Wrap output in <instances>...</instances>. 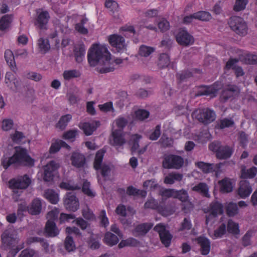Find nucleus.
I'll return each mask as SVG.
<instances>
[{"mask_svg": "<svg viewBox=\"0 0 257 257\" xmlns=\"http://www.w3.org/2000/svg\"><path fill=\"white\" fill-rule=\"evenodd\" d=\"M234 124L233 120L231 118H224L218 120L217 125L219 128L223 129L225 127L233 126Z\"/></svg>", "mask_w": 257, "mask_h": 257, "instance_id": "obj_42", "label": "nucleus"}, {"mask_svg": "<svg viewBox=\"0 0 257 257\" xmlns=\"http://www.w3.org/2000/svg\"><path fill=\"white\" fill-rule=\"evenodd\" d=\"M26 77L28 79L32 80L36 82L40 81L42 79V75L38 73L35 72H29L26 74Z\"/></svg>", "mask_w": 257, "mask_h": 257, "instance_id": "obj_55", "label": "nucleus"}, {"mask_svg": "<svg viewBox=\"0 0 257 257\" xmlns=\"http://www.w3.org/2000/svg\"><path fill=\"white\" fill-rule=\"evenodd\" d=\"M71 164L77 168H84L86 164L85 156L78 152H73L70 157Z\"/></svg>", "mask_w": 257, "mask_h": 257, "instance_id": "obj_16", "label": "nucleus"}, {"mask_svg": "<svg viewBox=\"0 0 257 257\" xmlns=\"http://www.w3.org/2000/svg\"><path fill=\"white\" fill-rule=\"evenodd\" d=\"M87 232L90 234V237L88 241L90 247L92 249H97L100 247L99 242L92 237L93 232L91 229H87Z\"/></svg>", "mask_w": 257, "mask_h": 257, "instance_id": "obj_53", "label": "nucleus"}, {"mask_svg": "<svg viewBox=\"0 0 257 257\" xmlns=\"http://www.w3.org/2000/svg\"><path fill=\"white\" fill-rule=\"evenodd\" d=\"M236 88L233 86H230L226 89H224L221 94V97L225 101L229 98L232 97L236 92Z\"/></svg>", "mask_w": 257, "mask_h": 257, "instance_id": "obj_41", "label": "nucleus"}, {"mask_svg": "<svg viewBox=\"0 0 257 257\" xmlns=\"http://www.w3.org/2000/svg\"><path fill=\"white\" fill-rule=\"evenodd\" d=\"M49 166H44L43 180L45 182H50L53 180L54 174L49 171Z\"/></svg>", "mask_w": 257, "mask_h": 257, "instance_id": "obj_59", "label": "nucleus"}, {"mask_svg": "<svg viewBox=\"0 0 257 257\" xmlns=\"http://www.w3.org/2000/svg\"><path fill=\"white\" fill-rule=\"evenodd\" d=\"M79 126L83 131L86 136L92 135L93 132L95 130V127L93 124H91L90 122L80 123Z\"/></svg>", "mask_w": 257, "mask_h": 257, "instance_id": "obj_38", "label": "nucleus"}, {"mask_svg": "<svg viewBox=\"0 0 257 257\" xmlns=\"http://www.w3.org/2000/svg\"><path fill=\"white\" fill-rule=\"evenodd\" d=\"M83 192L90 197H94L95 196V193L90 189V184L89 182L86 181L83 183L82 186Z\"/></svg>", "mask_w": 257, "mask_h": 257, "instance_id": "obj_51", "label": "nucleus"}, {"mask_svg": "<svg viewBox=\"0 0 257 257\" xmlns=\"http://www.w3.org/2000/svg\"><path fill=\"white\" fill-rule=\"evenodd\" d=\"M109 42L111 45L115 48L118 52L125 47L124 38L117 35H113L109 37Z\"/></svg>", "mask_w": 257, "mask_h": 257, "instance_id": "obj_18", "label": "nucleus"}, {"mask_svg": "<svg viewBox=\"0 0 257 257\" xmlns=\"http://www.w3.org/2000/svg\"><path fill=\"white\" fill-rule=\"evenodd\" d=\"M159 142L162 147L167 148L173 146L174 140L172 138H169L165 135H163Z\"/></svg>", "mask_w": 257, "mask_h": 257, "instance_id": "obj_47", "label": "nucleus"}, {"mask_svg": "<svg viewBox=\"0 0 257 257\" xmlns=\"http://www.w3.org/2000/svg\"><path fill=\"white\" fill-rule=\"evenodd\" d=\"M170 63V57L167 54L162 53L159 55L157 65L160 69H164L168 67Z\"/></svg>", "mask_w": 257, "mask_h": 257, "instance_id": "obj_27", "label": "nucleus"}, {"mask_svg": "<svg viewBox=\"0 0 257 257\" xmlns=\"http://www.w3.org/2000/svg\"><path fill=\"white\" fill-rule=\"evenodd\" d=\"M87 57L90 66H98L97 69L101 73L110 72L115 69L111 62L110 54L105 46L92 45L88 50Z\"/></svg>", "mask_w": 257, "mask_h": 257, "instance_id": "obj_1", "label": "nucleus"}, {"mask_svg": "<svg viewBox=\"0 0 257 257\" xmlns=\"http://www.w3.org/2000/svg\"><path fill=\"white\" fill-rule=\"evenodd\" d=\"M154 230L159 233L162 243L166 247L169 246L172 236L169 232L166 229L165 226L162 223H159L154 227Z\"/></svg>", "mask_w": 257, "mask_h": 257, "instance_id": "obj_12", "label": "nucleus"}, {"mask_svg": "<svg viewBox=\"0 0 257 257\" xmlns=\"http://www.w3.org/2000/svg\"><path fill=\"white\" fill-rule=\"evenodd\" d=\"M38 44L40 51L45 53L47 52L50 48L48 40H45L43 38H40L39 39Z\"/></svg>", "mask_w": 257, "mask_h": 257, "instance_id": "obj_49", "label": "nucleus"}, {"mask_svg": "<svg viewBox=\"0 0 257 257\" xmlns=\"http://www.w3.org/2000/svg\"><path fill=\"white\" fill-rule=\"evenodd\" d=\"M175 189H162L159 191V195L163 198H168L173 197L174 198Z\"/></svg>", "mask_w": 257, "mask_h": 257, "instance_id": "obj_52", "label": "nucleus"}, {"mask_svg": "<svg viewBox=\"0 0 257 257\" xmlns=\"http://www.w3.org/2000/svg\"><path fill=\"white\" fill-rule=\"evenodd\" d=\"M220 190L222 192L228 193L232 190V185L229 179L225 178L219 181Z\"/></svg>", "mask_w": 257, "mask_h": 257, "instance_id": "obj_34", "label": "nucleus"}, {"mask_svg": "<svg viewBox=\"0 0 257 257\" xmlns=\"http://www.w3.org/2000/svg\"><path fill=\"white\" fill-rule=\"evenodd\" d=\"M119 236L113 233L108 231L105 233L103 242L107 245L112 246L116 245L119 241Z\"/></svg>", "mask_w": 257, "mask_h": 257, "instance_id": "obj_25", "label": "nucleus"}, {"mask_svg": "<svg viewBox=\"0 0 257 257\" xmlns=\"http://www.w3.org/2000/svg\"><path fill=\"white\" fill-rule=\"evenodd\" d=\"M64 246L66 250L68 251H73L76 249L75 243L72 237L67 236L65 240Z\"/></svg>", "mask_w": 257, "mask_h": 257, "instance_id": "obj_45", "label": "nucleus"}, {"mask_svg": "<svg viewBox=\"0 0 257 257\" xmlns=\"http://www.w3.org/2000/svg\"><path fill=\"white\" fill-rule=\"evenodd\" d=\"M257 173V168L252 167L249 169H246L243 167L241 170V178L243 179H250L254 178Z\"/></svg>", "mask_w": 257, "mask_h": 257, "instance_id": "obj_30", "label": "nucleus"}, {"mask_svg": "<svg viewBox=\"0 0 257 257\" xmlns=\"http://www.w3.org/2000/svg\"><path fill=\"white\" fill-rule=\"evenodd\" d=\"M144 207L147 209L156 210L160 214L165 216L172 213L166 206L160 205L158 202L153 198L148 200L144 204Z\"/></svg>", "mask_w": 257, "mask_h": 257, "instance_id": "obj_10", "label": "nucleus"}, {"mask_svg": "<svg viewBox=\"0 0 257 257\" xmlns=\"http://www.w3.org/2000/svg\"><path fill=\"white\" fill-rule=\"evenodd\" d=\"M192 190L194 191L199 193L202 195L209 198L210 195L208 193V187L205 183H199V184L194 186Z\"/></svg>", "mask_w": 257, "mask_h": 257, "instance_id": "obj_28", "label": "nucleus"}, {"mask_svg": "<svg viewBox=\"0 0 257 257\" xmlns=\"http://www.w3.org/2000/svg\"><path fill=\"white\" fill-rule=\"evenodd\" d=\"M196 165L204 173H208L215 172L217 176L221 172V168L224 165L223 163L210 164L203 162H199L196 163Z\"/></svg>", "mask_w": 257, "mask_h": 257, "instance_id": "obj_13", "label": "nucleus"}, {"mask_svg": "<svg viewBox=\"0 0 257 257\" xmlns=\"http://www.w3.org/2000/svg\"><path fill=\"white\" fill-rule=\"evenodd\" d=\"M44 197L52 204H56L59 201L58 194L52 189L46 190Z\"/></svg>", "mask_w": 257, "mask_h": 257, "instance_id": "obj_33", "label": "nucleus"}, {"mask_svg": "<svg viewBox=\"0 0 257 257\" xmlns=\"http://www.w3.org/2000/svg\"><path fill=\"white\" fill-rule=\"evenodd\" d=\"M12 141L17 144L21 143L22 140L25 138L23 133L19 131H16L15 134L11 136Z\"/></svg>", "mask_w": 257, "mask_h": 257, "instance_id": "obj_61", "label": "nucleus"}, {"mask_svg": "<svg viewBox=\"0 0 257 257\" xmlns=\"http://www.w3.org/2000/svg\"><path fill=\"white\" fill-rule=\"evenodd\" d=\"M113 137L112 144L115 146H121L125 143L122 133L120 131H113L112 133Z\"/></svg>", "mask_w": 257, "mask_h": 257, "instance_id": "obj_29", "label": "nucleus"}, {"mask_svg": "<svg viewBox=\"0 0 257 257\" xmlns=\"http://www.w3.org/2000/svg\"><path fill=\"white\" fill-rule=\"evenodd\" d=\"M252 191L251 186L248 181L241 180L239 182L237 193L241 198H245L248 197Z\"/></svg>", "mask_w": 257, "mask_h": 257, "instance_id": "obj_17", "label": "nucleus"}, {"mask_svg": "<svg viewBox=\"0 0 257 257\" xmlns=\"http://www.w3.org/2000/svg\"><path fill=\"white\" fill-rule=\"evenodd\" d=\"M197 243L200 246L201 253L207 255L210 250V242L209 240L205 237L200 236L196 239Z\"/></svg>", "mask_w": 257, "mask_h": 257, "instance_id": "obj_23", "label": "nucleus"}, {"mask_svg": "<svg viewBox=\"0 0 257 257\" xmlns=\"http://www.w3.org/2000/svg\"><path fill=\"white\" fill-rule=\"evenodd\" d=\"M2 247L8 249L15 246L19 242L17 231L12 228H8L1 235Z\"/></svg>", "mask_w": 257, "mask_h": 257, "instance_id": "obj_5", "label": "nucleus"}, {"mask_svg": "<svg viewBox=\"0 0 257 257\" xmlns=\"http://www.w3.org/2000/svg\"><path fill=\"white\" fill-rule=\"evenodd\" d=\"M115 123L118 129L115 131H120L122 132V130L127 123V120L124 117H119L115 120Z\"/></svg>", "mask_w": 257, "mask_h": 257, "instance_id": "obj_62", "label": "nucleus"}, {"mask_svg": "<svg viewBox=\"0 0 257 257\" xmlns=\"http://www.w3.org/2000/svg\"><path fill=\"white\" fill-rule=\"evenodd\" d=\"M193 16L194 19H197L202 21H208L212 18L211 14L206 11H199L194 13Z\"/></svg>", "mask_w": 257, "mask_h": 257, "instance_id": "obj_37", "label": "nucleus"}, {"mask_svg": "<svg viewBox=\"0 0 257 257\" xmlns=\"http://www.w3.org/2000/svg\"><path fill=\"white\" fill-rule=\"evenodd\" d=\"M12 20V15H6L2 17L0 20V31H6L8 30L10 27Z\"/></svg>", "mask_w": 257, "mask_h": 257, "instance_id": "obj_32", "label": "nucleus"}, {"mask_svg": "<svg viewBox=\"0 0 257 257\" xmlns=\"http://www.w3.org/2000/svg\"><path fill=\"white\" fill-rule=\"evenodd\" d=\"M104 153V151L100 150L96 154L94 162V168L97 170H99L102 165V162Z\"/></svg>", "mask_w": 257, "mask_h": 257, "instance_id": "obj_35", "label": "nucleus"}, {"mask_svg": "<svg viewBox=\"0 0 257 257\" xmlns=\"http://www.w3.org/2000/svg\"><path fill=\"white\" fill-rule=\"evenodd\" d=\"M253 234V232L249 230L244 235L242 239V244L244 246H246L250 244V239Z\"/></svg>", "mask_w": 257, "mask_h": 257, "instance_id": "obj_60", "label": "nucleus"}, {"mask_svg": "<svg viewBox=\"0 0 257 257\" xmlns=\"http://www.w3.org/2000/svg\"><path fill=\"white\" fill-rule=\"evenodd\" d=\"M184 159L180 156L173 154L165 155L162 161V167L167 169L178 170L184 165Z\"/></svg>", "mask_w": 257, "mask_h": 257, "instance_id": "obj_4", "label": "nucleus"}, {"mask_svg": "<svg viewBox=\"0 0 257 257\" xmlns=\"http://www.w3.org/2000/svg\"><path fill=\"white\" fill-rule=\"evenodd\" d=\"M50 18L49 14L47 11H43L38 14L37 18L36 25H37L40 29L45 28Z\"/></svg>", "mask_w": 257, "mask_h": 257, "instance_id": "obj_24", "label": "nucleus"}, {"mask_svg": "<svg viewBox=\"0 0 257 257\" xmlns=\"http://www.w3.org/2000/svg\"><path fill=\"white\" fill-rule=\"evenodd\" d=\"M227 231L232 234H237L239 232V226L238 223L229 219L227 223Z\"/></svg>", "mask_w": 257, "mask_h": 257, "instance_id": "obj_46", "label": "nucleus"}, {"mask_svg": "<svg viewBox=\"0 0 257 257\" xmlns=\"http://www.w3.org/2000/svg\"><path fill=\"white\" fill-rule=\"evenodd\" d=\"M29 213L33 215L39 214L42 210L41 200L38 198L34 199L29 205Z\"/></svg>", "mask_w": 257, "mask_h": 257, "instance_id": "obj_22", "label": "nucleus"}, {"mask_svg": "<svg viewBox=\"0 0 257 257\" xmlns=\"http://www.w3.org/2000/svg\"><path fill=\"white\" fill-rule=\"evenodd\" d=\"M31 183L30 178L27 175H24L11 179L9 181V185L13 189H25L28 187Z\"/></svg>", "mask_w": 257, "mask_h": 257, "instance_id": "obj_11", "label": "nucleus"}, {"mask_svg": "<svg viewBox=\"0 0 257 257\" xmlns=\"http://www.w3.org/2000/svg\"><path fill=\"white\" fill-rule=\"evenodd\" d=\"M210 150L216 152V157L219 159H226L230 157L233 149L228 146H222L219 142H213L209 145Z\"/></svg>", "mask_w": 257, "mask_h": 257, "instance_id": "obj_7", "label": "nucleus"}, {"mask_svg": "<svg viewBox=\"0 0 257 257\" xmlns=\"http://www.w3.org/2000/svg\"><path fill=\"white\" fill-rule=\"evenodd\" d=\"M72 116L71 114H67L61 116L57 124V127L64 130L67 126L68 122L71 119Z\"/></svg>", "mask_w": 257, "mask_h": 257, "instance_id": "obj_43", "label": "nucleus"}, {"mask_svg": "<svg viewBox=\"0 0 257 257\" xmlns=\"http://www.w3.org/2000/svg\"><path fill=\"white\" fill-rule=\"evenodd\" d=\"M135 114L137 119L143 120L149 117V112L144 109H139L136 111Z\"/></svg>", "mask_w": 257, "mask_h": 257, "instance_id": "obj_57", "label": "nucleus"}, {"mask_svg": "<svg viewBox=\"0 0 257 257\" xmlns=\"http://www.w3.org/2000/svg\"><path fill=\"white\" fill-rule=\"evenodd\" d=\"M80 75V73L78 70L75 69L65 70L63 73L64 79L68 81L73 78L79 77Z\"/></svg>", "mask_w": 257, "mask_h": 257, "instance_id": "obj_40", "label": "nucleus"}, {"mask_svg": "<svg viewBox=\"0 0 257 257\" xmlns=\"http://www.w3.org/2000/svg\"><path fill=\"white\" fill-rule=\"evenodd\" d=\"M64 205L65 208L72 212H75L79 207V202L75 193L70 192L66 193L64 198Z\"/></svg>", "mask_w": 257, "mask_h": 257, "instance_id": "obj_9", "label": "nucleus"}, {"mask_svg": "<svg viewBox=\"0 0 257 257\" xmlns=\"http://www.w3.org/2000/svg\"><path fill=\"white\" fill-rule=\"evenodd\" d=\"M155 50L154 47L147 46L146 45H142L139 49V54L143 57H148Z\"/></svg>", "mask_w": 257, "mask_h": 257, "instance_id": "obj_44", "label": "nucleus"}, {"mask_svg": "<svg viewBox=\"0 0 257 257\" xmlns=\"http://www.w3.org/2000/svg\"><path fill=\"white\" fill-rule=\"evenodd\" d=\"M228 24L230 29L238 36L244 37L247 34V24L243 18L238 16L231 17L229 19Z\"/></svg>", "mask_w": 257, "mask_h": 257, "instance_id": "obj_3", "label": "nucleus"}, {"mask_svg": "<svg viewBox=\"0 0 257 257\" xmlns=\"http://www.w3.org/2000/svg\"><path fill=\"white\" fill-rule=\"evenodd\" d=\"M174 198L178 199L183 203L182 210L185 211L192 207V204L189 200V196L186 190L184 189L175 190Z\"/></svg>", "mask_w": 257, "mask_h": 257, "instance_id": "obj_15", "label": "nucleus"}, {"mask_svg": "<svg viewBox=\"0 0 257 257\" xmlns=\"http://www.w3.org/2000/svg\"><path fill=\"white\" fill-rule=\"evenodd\" d=\"M248 3V0H236L233 6V10L235 12H240L244 10Z\"/></svg>", "mask_w": 257, "mask_h": 257, "instance_id": "obj_48", "label": "nucleus"}, {"mask_svg": "<svg viewBox=\"0 0 257 257\" xmlns=\"http://www.w3.org/2000/svg\"><path fill=\"white\" fill-rule=\"evenodd\" d=\"M177 42L181 45L187 46L192 45L194 40L193 37L184 29H181L176 36Z\"/></svg>", "mask_w": 257, "mask_h": 257, "instance_id": "obj_14", "label": "nucleus"}, {"mask_svg": "<svg viewBox=\"0 0 257 257\" xmlns=\"http://www.w3.org/2000/svg\"><path fill=\"white\" fill-rule=\"evenodd\" d=\"M153 226L152 223H144L139 224L133 231V234L137 237L145 236Z\"/></svg>", "mask_w": 257, "mask_h": 257, "instance_id": "obj_20", "label": "nucleus"}, {"mask_svg": "<svg viewBox=\"0 0 257 257\" xmlns=\"http://www.w3.org/2000/svg\"><path fill=\"white\" fill-rule=\"evenodd\" d=\"M183 178L182 174L176 172L169 173L164 179V183L167 184H173L176 181H180Z\"/></svg>", "mask_w": 257, "mask_h": 257, "instance_id": "obj_31", "label": "nucleus"}, {"mask_svg": "<svg viewBox=\"0 0 257 257\" xmlns=\"http://www.w3.org/2000/svg\"><path fill=\"white\" fill-rule=\"evenodd\" d=\"M205 213H208L206 216V224H207L212 218L216 217L218 215H221L223 213V205L218 201L212 202L208 206L203 209Z\"/></svg>", "mask_w": 257, "mask_h": 257, "instance_id": "obj_8", "label": "nucleus"}, {"mask_svg": "<svg viewBox=\"0 0 257 257\" xmlns=\"http://www.w3.org/2000/svg\"><path fill=\"white\" fill-rule=\"evenodd\" d=\"M226 214L230 217L234 216L238 213V207L236 203L229 202L225 206Z\"/></svg>", "mask_w": 257, "mask_h": 257, "instance_id": "obj_36", "label": "nucleus"}, {"mask_svg": "<svg viewBox=\"0 0 257 257\" xmlns=\"http://www.w3.org/2000/svg\"><path fill=\"white\" fill-rule=\"evenodd\" d=\"M161 125L158 124L156 126L153 132L150 135L149 139L152 141L157 140L161 135Z\"/></svg>", "mask_w": 257, "mask_h": 257, "instance_id": "obj_56", "label": "nucleus"}, {"mask_svg": "<svg viewBox=\"0 0 257 257\" xmlns=\"http://www.w3.org/2000/svg\"><path fill=\"white\" fill-rule=\"evenodd\" d=\"M238 140L240 145L245 148L248 143V135L243 132H239Z\"/></svg>", "mask_w": 257, "mask_h": 257, "instance_id": "obj_63", "label": "nucleus"}, {"mask_svg": "<svg viewBox=\"0 0 257 257\" xmlns=\"http://www.w3.org/2000/svg\"><path fill=\"white\" fill-rule=\"evenodd\" d=\"M192 117L204 124H208L215 120V112L208 108L198 109L192 113Z\"/></svg>", "mask_w": 257, "mask_h": 257, "instance_id": "obj_6", "label": "nucleus"}, {"mask_svg": "<svg viewBox=\"0 0 257 257\" xmlns=\"http://www.w3.org/2000/svg\"><path fill=\"white\" fill-rule=\"evenodd\" d=\"M5 82L7 85V86L10 87L11 89L14 90L13 87V84H14L16 89L17 87V83H18V81H15V75L12 72H9L6 73L5 76Z\"/></svg>", "mask_w": 257, "mask_h": 257, "instance_id": "obj_39", "label": "nucleus"}, {"mask_svg": "<svg viewBox=\"0 0 257 257\" xmlns=\"http://www.w3.org/2000/svg\"><path fill=\"white\" fill-rule=\"evenodd\" d=\"M74 54L76 61L78 63L81 62L85 54V46L83 42H79L74 47Z\"/></svg>", "mask_w": 257, "mask_h": 257, "instance_id": "obj_21", "label": "nucleus"}, {"mask_svg": "<svg viewBox=\"0 0 257 257\" xmlns=\"http://www.w3.org/2000/svg\"><path fill=\"white\" fill-rule=\"evenodd\" d=\"M158 28L161 32H165L169 29L170 24L165 19H162L158 24Z\"/></svg>", "mask_w": 257, "mask_h": 257, "instance_id": "obj_64", "label": "nucleus"}, {"mask_svg": "<svg viewBox=\"0 0 257 257\" xmlns=\"http://www.w3.org/2000/svg\"><path fill=\"white\" fill-rule=\"evenodd\" d=\"M59 230L56 223L52 220H48L46 222L44 233L46 236L54 237L59 233Z\"/></svg>", "mask_w": 257, "mask_h": 257, "instance_id": "obj_19", "label": "nucleus"}, {"mask_svg": "<svg viewBox=\"0 0 257 257\" xmlns=\"http://www.w3.org/2000/svg\"><path fill=\"white\" fill-rule=\"evenodd\" d=\"M141 138V136L138 134H135L132 136L131 140L133 141V145L131 150L132 152H135L138 150L139 148V141Z\"/></svg>", "mask_w": 257, "mask_h": 257, "instance_id": "obj_54", "label": "nucleus"}, {"mask_svg": "<svg viewBox=\"0 0 257 257\" xmlns=\"http://www.w3.org/2000/svg\"><path fill=\"white\" fill-rule=\"evenodd\" d=\"M5 58L11 70L16 73L17 68L13 52L10 50H7L5 53Z\"/></svg>", "mask_w": 257, "mask_h": 257, "instance_id": "obj_26", "label": "nucleus"}, {"mask_svg": "<svg viewBox=\"0 0 257 257\" xmlns=\"http://www.w3.org/2000/svg\"><path fill=\"white\" fill-rule=\"evenodd\" d=\"M192 226V225L190 218L188 217L184 218L181 223L179 230H190Z\"/></svg>", "mask_w": 257, "mask_h": 257, "instance_id": "obj_58", "label": "nucleus"}, {"mask_svg": "<svg viewBox=\"0 0 257 257\" xmlns=\"http://www.w3.org/2000/svg\"><path fill=\"white\" fill-rule=\"evenodd\" d=\"M226 231V225L223 223L214 230L213 238L221 237L225 233Z\"/></svg>", "mask_w": 257, "mask_h": 257, "instance_id": "obj_50", "label": "nucleus"}, {"mask_svg": "<svg viewBox=\"0 0 257 257\" xmlns=\"http://www.w3.org/2000/svg\"><path fill=\"white\" fill-rule=\"evenodd\" d=\"M35 162V160L30 156L26 148L17 146L14 148V152L11 157H3L2 158L1 165L5 170L10 166L14 168L32 167L34 166Z\"/></svg>", "mask_w": 257, "mask_h": 257, "instance_id": "obj_2", "label": "nucleus"}]
</instances>
